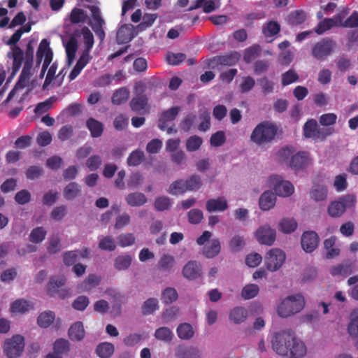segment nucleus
Here are the masks:
<instances>
[{
  "label": "nucleus",
  "mask_w": 358,
  "mask_h": 358,
  "mask_svg": "<svg viewBox=\"0 0 358 358\" xmlns=\"http://www.w3.org/2000/svg\"><path fill=\"white\" fill-rule=\"evenodd\" d=\"M53 58V52L50 47V42L47 39H43L38 46L37 52H36V66L34 67L33 66L32 62H29V67H30V74L27 76L29 80L31 79H35L36 80V78H38L36 75V69L38 67L39 64L43 60V64L42 66L41 73L38 76L39 79L41 80L45 74V72L49 65L51 64Z\"/></svg>",
  "instance_id": "nucleus-3"
},
{
  "label": "nucleus",
  "mask_w": 358,
  "mask_h": 358,
  "mask_svg": "<svg viewBox=\"0 0 358 358\" xmlns=\"http://www.w3.org/2000/svg\"><path fill=\"white\" fill-rule=\"evenodd\" d=\"M101 279V277L97 275L90 274L76 285L77 291L80 293L90 292L99 285Z\"/></svg>",
  "instance_id": "nucleus-25"
},
{
  "label": "nucleus",
  "mask_w": 358,
  "mask_h": 358,
  "mask_svg": "<svg viewBox=\"0 0 358 358\" xmlns=\"http://www.w3.org/2000/svg\"><path fill=\"white\" fill-rule=\"evenodd\" d=\"M159 308V300L156 298H148L141 307L143 315H149L153 314Z\"/></svg>",
  "instance_id": "nucleus-42"
},
{
  "label": "nucleus",
  "mask_w": 358,
  "mask_h": 358,
  "mask_svg": "<svg viewBox=\"0 0 358 358\" xmlns=\"http://www.w3.org/2000/svg\"><path fill=\"white\" fill-rule=\"evenodd\" d=\"M203 144V139L199 136H189L185 141V148L187 152H196L200 149Z\"/></svg>",
  "instance_id": "nucleus-51"
},
{
  "label": "nucleus",
  "mask_w": 358,
  "mask_h": 358,
  "mask_svg": "<svg viewBox=\"0 0 358 358\" xmlns=\"http://www.w3.org/2000/svg\"><path fill=\"white\" fill-rule=\"evenodd\" d=\"M337 237L331 236L324 241V248L326 251V257L333 259L339 256L341 250L336 246Z\"/></svg>",
  "instance_id": "nucleus-30"
},
{
  "label": "nucleus",
  "mask_w": 358,
  "mask_h": 358,
  "mask_svg": "<svg viewBox=\"0 0 358 358\" xmlns=\"http://www.w3.org/2000/svg\"><path fill=\"white\" fill-rule=\"evenodd\" d=\"M66 278L64 276L52 277L47 285V291L51 296L57 294L60 298L64 299L68 296L67 292L64 289L59 290V288L65 285Z\"/></svg>",
  "instance_id": "nucleus-17"
},
{
  "label": "nucleus",
  "mask_w": 358,
  "mask_h": 358,
  "mask_svg": "<svg viewBox=\"0 0 358 358\" xmlns=\"http://www.w3.org/2000/svg\"><path fill=\"white\" fill-rule=\"evenodd\" d=\"M307 355L308 348L306 343L296 336L284 358H304Z\"/></svg>",
  "instance_id": "nucleus-16"
},
{
  "label": "nucleus",
  "mask_w": 358,
  "mask_h": 358,
  "mask_svg": "<svg viewBox=\"0 0 358 358\" xmlns=\"http://www.w3.org/2000/svg\"><path fill=\"white\" fill-rule=\"evenodd\" d=\"M167 192L174 196H180L187 192L185 180L179 179L173 182L169 187Z\"/></svg>",
  "instance_id": "nucleus-50"
},
{
  "label": "nucleus",
  "mask_w": 358,
  "mask_h": 358,
  "mask_svg": "<svg viewBox=\"0 0 358 358\" xmlns=\"http://www.w3.org/2000/svg\"><path fill=\"white\" fill-rule=\"evenodd\" d=\"M356 202L357 196L355 194H345L329 203L327 208V213L331 217H340L344 214L346 209L355 207Z\"/></svg>",
  "instance_id": "nucleus-8"
},
{
  "label": "nucleus",
  "mask_w": 358,
  "mask_h": 358,
  "mask_svg": "<svg viewBox=\"0 0 358 358\" xmlns=\"http://www.w3.org/2000/svg\"><path fill=\"white\" fill-rule=\"evenodd\" d=\"M277 233L275 229L270 224H264L260 225L255 231L254 237L261 245L271 246L276 240Z\"/></svg>",
  "instance_id": "nucleus-12"
},
{
  "label": "nucleus",
  "mask_w": 358,
  "mask_h": 358,
  "mask_svg": "<svg viewBox=\"0 0 358 358\" xmlns=\"http://www.w3.org/2000/svg\"><path fill=\"white\" fill-rule=\"evenodd\" d=\"M34 303L32 301L18 299L14 301L10 307V310L13 314L22 315L34 310Z\"/></svg>",
  "instance_id": "nucleus-23"
},
{
  "label": "nucleus",
  "mask_w": 358,
  "mask_h": 358,
  "mask_svg": "<svg viewBox=\"0 0 358 358\" xmlns=\"http://www.w3.org/2000/svg\"><path fill=\"white\" fill-rule=\"evenodd\" d=\"M55 320V314L50 310L42 312L37 318L38 324L42 328L48 327Z\"/></svg>",
  "instance_id": "nucleus-49"
},
{
  "label": "nucleus",
  "mask_w": 358,
  "mask_h": 358,
  "mask_svg": "<svg viewBox=\"0 0 358 358\" xmlns=\"http://www.w3.org/2000/svg\"><path fill=\"white\" fill-rule=\"evenodd\" d=\"M295 336V333L291 329L275 332L272 334L270 341L272 350L278 356L284 358L288 353V350Z\"/></svg>",
  "instance_id": "nucleus-6"
},
{
  "label": "nucleus",
  "mask_w": 358,
  "mask_h": 358,
  "mask_svg": "<svg viewBox=\"0 0 358 358\" xmlns=\"http://www.w3.org/2000/svg\"><path fill=\"white\" fill-rule=\"evenodd\" d=\"M188 221L192 224H199L203 219L202 210L198 208L190 210L187 213Z\"/></svg>",
  "instance_id": "nucleus-61"
},
{
  "label": "nucleus",
  "mask_w": 358,
  "mask_h": 358,
  "mask_svg": "<svg viewBox=\"0 0 358 358\" xmlns=\"http://www.w3.org/2000/svg\"><path fill=\"white\" fill-rule=\"evenodd\" d=\"M248 317V311L243 306H236L231 308L229 313V321L235 324H241L245 322Z\"/></svg>",
  "instance_id": "nucleus-26"
},
{
  "label": "nucleus",
  "mask_w": 358,
  "mask_h": 358,
  "mask_svg": "<svg viewBox=\"0 0 358 358\" xmlns=\"http://www.w3.org/2000/svg\"><path fill=\"white\" fill-rule=\"evenodd\" d=\"M178 299V293L174 288L165 289L162 294V299L165 303H171Z\"/></svg>",
  "instance_id": "nucleus-62"
},
{
  "label": "nucleus",
  "mask_w": 358,
  "mask_h": 358,
  "mask_svg": "<svg viewBox=\"0 0 358 358\" xmlns=\"http://www.w3.org/2000/svg\"><path fill=\"white\" fill-rule=\"evenodd\" d=\"M90 59L91 57H88L87 54L81 55L76 66L69 76L70 80H73L77 78L83 68L89 63Z\"/></svg>",
  "instance_id": "nucleus-40"
},
{
  "label": "nucleus",
  "mask_w": 358,
  "mask_h": 358,
  "mask_svg": "<svg viewBox=\"0 0 358 358\" xmlns=\"http://www.w3.org/2000/svg\"><path fill=\"white\" fill-rule=\"evenodd\" d=\"M46 234L47 232L43 227H36L31 231L29 241L34 243H39L45 239Z\"/></svg>",
  "instance_id": "nucleus-55"
},
{
  "label": "nucleus",
  "mask_w": 358,
  "mask_h": 358,
  "mask_svg": "<svg viewBox=\"0 0 358 358\" xmlns=\"http://www.w3.org/2000/svg\"><path fill=\"white\" fill-rule=\"evenodd\" d=\"M278 131L277 125L271 122L264 121L258 124L250 134V141L257 145L271 143Z\"/></svg>",
  "instance_id": "nucleus-4"
},
{
  "label": "nucleus",
  "mask_w": 358,
  "mask_h": 358,
  "mask_svg": "<svg viewBox=\"0 0 358 358\" xmlns=\"http://www.w3.org/2000/svg\"><path fill=\"white\" fill-rule=\"evenodd\" d=\"M319 236L315 231H306L301 236V247L306 252H312L318 246Z\"/></svg>",
  "instance_id": "nucleus-20"
},
{
  "label": "nucleus",
  "mask_w": 358,
  "mask_h": 358,
  "mask_svg": "<svg viewBox=\"0 0 358 358\" xmlns=\"http://www.w3.org/2000/svg\"><path fill=\"white\" fill-rule=\"evenodd\" d=\"M132 257L129 255H122L117 256L114 261V268L118 271H124L129 268L131 264Z\"/></svg>",
  "instance_id": "nucleus-48"
},
{
  "label": "nucleus",
  "mask_w": 358,
  "mask_h": 358,
  "mask_svg": "<svg viewBox=\"0 0 358 358\" xmlns=\"http://www.w3.org/2000/svg\"><path fill=\"white\" fill-rule=\"evenodd\" d=\"M115 351L114 345L108 342H103L97 345L96 352L101 358L110 357Z\"/></svg>",
  "instance_id": "nucleus-44"
},
{
  "label": "nucleus",
  "mask_w": 358,
  "mask_h": 358,
  "mask_svg": "<svg viewBox=\"0 0 358 358\" xmlns=\"http://www.w3.org/2000/svg\"><path fill=\"white\" fill-rule=\"evenodd\" d=\"M266 185L271 189L277 196L286 198L294 193V186L289 180L280 175H272L267 178Z\"/></svg>",
  "instance_id": "nucleus-7"
},
{
  "label": "nucleus",
  "mask_w": 358,
  "mask_h": 358,
  "mask_svg": "<svg viewBox=\"0 0 358 358\" xmlns=\"http://www.w3.org/2000/svg\"><path fill=\"white\" fill-rule=\"evenodd\" d=\"M294 148L285 146L280 148L275 154V159L281 165L289 167L294 154Z\"/></svg>",
  "instance_id": "nucleus-22"
},
{
  "label": "nucleus",
  "mask_w": 358,
  "mask_h": 358,
  "mask_svg": "<svg viewBox=\"0 0 358 358\" xmlns=\"http://www.w3.org/2000/svg\"><path fill=\"white\" fill-rule=\"evenodd\" d=\"M86 124L92 137L97 138L102 134L103 131V125L99 121L94 118H90L87 120Z\"/></svg>",
  "instance_id": "nucleus-46"
},
{
  "label": "nucleus",
  "mask_w": 358,
  "mask_h": 358,
  "mask_svg": "<svg viewBox=\"0 0 358 358\" xmlns=\"http://www.w3.org/2000/svg\"><path fill=\"white\" fill-rule=\"evenodd\" d=\"M25 346L24 338L20 334H15L6 338L2 343L3 354L8 358H18L23 354Z\"/></svg>",
  "instance_id": "nucleus-9"
},
{
  "label": "nucleus",
  "mask_w": 358,
  "mask_h": 358,
  "mask_svg": "<svg viewBox=\"0 0 358 358\" xmlns=\"http://www.w3.org/2000/svg\"><path fill=\"white\" fill-rule=\"evenodd\" d=\"M80 187L76 182H70L64 189V196L67 200H72L80 193Z\"/></svg>",
  "instance_id": "nucleus-53"
},
{
  "label": "nucleus",
  "mask_w": 358,
  "mask_h": 358,
  "mask_svg": "<svg viewBox=\"0 0 358 358\" xmlns=\"http://www.w3.org/2000/svg\"><path fill=\"white\" fill-rule=\"evenodd\" d=\"M347 331L351 337L358 338V308L354 309L350 314Z\"/></svg>",
  "instance_id": "nucleus-39"
},
{
  "label": "nucleus",
  "mask_w": 358,
  "mask_h": 358,
  "mask_svg": "<svg viewBox=\"0 0 358 358\" xmlns=\"http://www.w3.org/2000/svg\"><path fill=\"white\" fill-rule=\"evenodd\" d=\"M134 36V27L131 24L122 26L117 33L118 43H126L131 41Z\"/></svg>",
  "instance_id": "nucleus-38"
},
{
  "label": "nucleus",
  "mask_w": 358,
  "mask_h": 358,
  "mask_svg": "<svg viewBox=\"0 0 358 358\" xmlns=\"http://www.w3.org/2000/svg\"><path fill=\"white\" fill-rule=\"evenodd\" d=\"M297 227L298 223L293 217H283L278 223V231L284 234H290L294 232Z\"/></svg>",
  "instance_id": "nucleus-32"
},
{
  "label": "nucleus",
  "mask_w": 358,
  "mask_h": 358,
  "mask_svg": "<svg viewBox=\"0 0 358 358\" xmlns=\"http://www.w3.org/2000/svg\"><path fill=\"white\" fill-rule=\"evenodd\" d=\"M341 22L342 17L340 15H338L334 18H326L319 23L317 27L315 29V31L318 34H322L333 27L341 24Z\"/></svg>",
  "instance_id": "nucleus-36"
},
{
  "label": "nucleus",
  "mask_w": 358,
  "mask_h": 358,
  "mask_svg": "<svg viewBox=\"0 0 358 358\" xmlns=\"http://www.w3.org/2000/svg\"><path fill=\"white\" fill-rule=\"evenodd\" d=\"M176 358H200L201 354L198 348L179 345L176 349Z\"/></svg>",
  "instance_id": "nucleus-35"
},
{
  "label": "nucleus",
  "mask_w": 358,
  "mask_h": 358,
  "mask_svg": "<svg viewBox=\"0 0 358 358\" xmlns=\"http://www.w3.org/2000/svg\"><path fill=\"white\" fill-rule=\"evenodd\" d=\"M129 96V92L125 87H121L116 90L112 96V102L114 104L120 105L126 101Z\"/></svg>",
  "instance_id": "nucleus-54"
},
{
  "label": "nucleus",
  "mask_w": 358,
  "mask_h": 358,
  "mask_svg": "<svg viewBox=\"0 0 358 358\" xmlns=\"http://www.w3.org/2000/svg\"><path fill=\"white\" fill-rule=\"evenodd\" d=\"M69 341L66 339L59 338L55 341L53 344V352L62 355L69 350Z\"/></svg>",
  "instance_id": "nucleus-57"
},
{
  "label": "nucleus",
  "mask_w": 358,
  "mask_h": 358,
  "mask_svg": "<svg viewBox=\"0 0 358 358\" xmlns=\"http://www.w3.org/2000/svg\"><path fill=\"white\" fill-rule=\"evenodd\" d=\"M7 57L12 60L13 73L15 74L22 65L23 52L19 47L13 45L7 53Z\"/></svg>",
  "instance_id": "nucleus-28"
},
{
  "label": "nucleus",
  "mask_w": 358,
  "mask_h": 358,
  "mask_svg": "<svg viewBox=\"0 0 358 358\" xmlns=\"http://www.w3.org/2000/svg\"><path fill=\"white\" fill-rule=\"evenodd\" d=\"M220 241L217 238H213L203 246L202 252L206 257L213 258L220 253Z\"/></svg>",
  "instance_id": "nucleus-33"
},
{
  "label": "nucleus",
  "mask_w": 358,
  "mask_h": 358,
  "mask_svg": "<svg viewBox=\"0 0 358 358\" xmlns=\"http://www.w3.org/2000/svg\"><path fill=\"white\" fill-rule=\"evenodd\" d=\"M306 306V299L301 293L291 294L282 298L276 307L279 317L288 318L301 312Z\"/></svg>",
  "instance_id": "nucleus-2"
},
{
  "label": "nucleus",
  "mask_w": 358,
  "mask_h": 358,
  "mask_svg": "<svg viewBox=\"0 0 358 358\" xmlns=\"http://www.w3.org/2000/svg\"><path fill=\"white\" fill-rule=\"evenodd\" d=\"M85 329L82 322H74L69 329V336L72 341H80L85 337Z\"/></svg>",
  "instance_id": "nucleus-37"
},
{
  "label": "nucleus",
  "mask_w": 358,
  "mask_h": 358,
  "mask_svg": "<svg viewBox=\"0 0 358 358\" xmlns=\"http://www.w3.org/2000/svg\"><path fill=\"white\" fill-rule=\"evenodd\" d=\"M125 200L131 206H141L146 203L147 198L143 193L134 192L127 195Z\"/></svg>",
  "instance_id": "nucleus-43"
},
{
  "label": "nucleus",
  "mask_w": 358,
  "mask_h": 358,
  "mask_svg": "<svg viewBox=\"0 0 358 358\" xmlns=\"http://www.w3.org/2000/svg\"><path fill=\"white\" fill-rule=\"evenodd\" d=\"M228 208V201L224 196L209 199L206 203V209L209 213L223 212Z\"/></svg>",
  "instance_id": "nucleus-24"
},
{
  "label": "nucleus",
  "mask_w": 358,
  "mask_h": 358,
  "mask_svg": "<svg viewBox=\"0 0 358 358\" xmlns=\"http://www.w3.org/2000/svg\"><path fill=\"white\" fill-rule=\"evenodd\" d=\"M117 240L120 247L125 248L133 245L135 243L136 238L132 234L126 233L120 234Z\"/></svg>",
  "instance_id": "nucleus-60"
},
{
  "label": "nucleus",
  "mask_w": 358,
  "mask_h": 358,
  "mask_svg": "<svg viewBox=\"0 0 358 358\" xmlns=\"http://www.w3.org/2000/svg\"><path fill=\"white\" fill-rule=\"evenodd\" d=\"M334 48V43L331 40H323L315 45L313 55L317 59H324L329 55Z\"/></svg>",
  "instance_id": "nucleus-18"
},
{
  "label": "nucleus",
  "mask_w": 358,
  "mask_h": 358,
  "mask_svg": "<svg viewBox=\"0 0 358 358\" xmlns=\"http://www.w3.org/2000/svg\"><path fill=\"white\" fill-rule=\"evenodd\" d=\"M180 110V107H173L164 111L161 115L159 120L158 127L159 129L162 131H166L169 134L173 132L176 133V130L173 129V128L170 126V124L178 115Z\"/></svg>",
  "instance_id": "nucleus-15"
},
{
  "label": "nucleus",
  "mask_w": 358,
  "mask_h": 358,
  "mask_svg": "<svg viewBox=\"0 0 358 358\" xmlns=\"http://www.w3.org/2000/svg\"><path fill=\"white\" fill-rule=\"evenodd\" d=\"M259 292V287L257 285L250 283L245 285L241 291V296L245 300L255 298Z\"/></svg>",
  "instance_id": "nucleus-52"
},
{
  "label": "nucleus",
  "mask_w": 358,
  "mask_h": 358,
  "mask_svg": "<svg viewBox=\"0 0 358 358\" xmlns=\"http://www.w3.org/2000/svg\"><path fill=\"white\" fill-rule=\"evenodd\" d=\"M328 196L327 186L322 183L314 184L310 190V197L316 202L324 201Z\"/></svg>",
  "instance_id": "nucleus-29"
},
{
  "label": "nucleus",
  "mask_w": 358,
  "mask_h": 358,
  "mask_svg": "<svg viewBox=\"0 0 358 358\" xmlns=\"http://www.w3.org/2000/svg\"><path fill=\"white\" fill-rule=\"evenodd\" d=\"M333 133L330 128H320L314 119L308 120L303 125V134L305 138L315 141H323L327 136Z\"/></svg>",
  "instance_id": "nucleus-11"
},
{
  "label": "nucleus",
  "mask_w": 358,
  "mask_h": 358,
  "mask_svg": "<svg viewBox=\"0 0 358 358\" xmlns=\"http://www.w3.org/2000/svg\"><path fill=\"white\" fill-rule=\"evenodd\" d=\"M201 267L195 261L188 262L182 268L183 276L189 280H195L201 275Z\"/></svg>",
  "instance_id": "nucleus-27"
},
{
  "label": "nucleus",
  "mask_w": 358,
  "mask_h": 358,
  "mask_svg": "<svg viewBox=\"0 0 358 358\" xmlns=\"http://www.w3.org/2000/svg\"><path fill=\"white\" fill-rule=\"evenodd\" d=\"M287 255L285 252L279 248L268 250L264 256V265L269 271H278L285 262Z\"/></svg>",
  "instance_id": "nucleus-10"
},
{
  "label": "nucleus",
  "mask_w": 358,
  "mask_h": 358,
  "mask_svg": "<svg viewBox=\"0 0 358 358\" xmlns=\"http://www.w3.org/2000/svg\"><path fill=\"white\" fill-rule=\"evenodd\" d=\"M175 263V257L172 255L163 253L159 259L157 265L162 270L171 271L173 268Z\"/></svg>",
  "instance_id": "nucleus-45"
},
{
  "label": "nucleus",
  "mask_w": 358,
  "mask_h": 358,
  "mask_svg": "<svg viewBox=\"0 0 358 358\" xmlns=\"http://www.w3.org/2000/svg\"><path fill=\"white\" fill-rule=\"evenodd\" d=\"M277 203V196L270 189L266 190L261 194L258 200L259 208L262 211H269L273 210Z\"/></svg>",
  "instance_id": "nucleus-19"
},
{
  "label": "nucleus",
  "mask_w": 358,
  "mask_h": 358,
  "mask_svg": "<svg viewBox=\"0 0 358 358\" xmlns=\"http://www.w3.org/2000/svg\"><path fill=\"white\" fill-rule=\"evenodd\" d=\"M73 36H71L66 40L63 39L69 66L73 63L78 49V41L76 37L80 41L83 49L82 54H87L88 57H91L90 52L94 45L93 34L87 27H83L81 29L76 30Z\"/></svg>",
  "instance_id": "nucleus-1"
},
{
  "label": "nucleus",
  "mask_w": 358,
  "mask_h": 358,
  "mask_svg": "<svg viewBox=\"0 0 358 358\" xmlns=\"http://www.w3.org/2000/svg\"><path fill=\"white\" fill-rule=\"evenodd\" d=\"M147 103V99L143 96H141L131 100V107L133 110L140 112L145 108Z\"/></svg>",
  "instance_id": "nucleus-64"
},
{
  "label": "nucleus",
  "mask_w": 358,
  "mask_h": 358,
  "mask_svg": "<svg viewBox=\"0 0 358 358\" xmlns=\"http://www.w3.org/2000/svg\"><path fill=\"white\" fill-rule=\"evenodd\" d=\"M176 334L180 339L188 341L194 336L195 330L189 323L183 322L177 327Z\"/></svg>",
  "instance_id": "nucleus-34"
},
{
  "label": "nucleus",
  "mask_w": 358,
  "mask_h": 358,
  "mask_svg": "<svg viewBox=\"0 0 358 358\" xmlns=\"http://www.w3.org/2000/svg\"><path fill=\"white\" fill-rule=\"evenodd\" d=\"M157 18V15L155 13H144L141 9H137L131 15V21L134 23L140 22L136 28L139 31H143L147 28L151 27Z\"/></svg>",
  "instance_id": "nucleus-14"
},
{
  "label": "nucleus",
  "mask_w": 358,
  "mask_h": 358,
  "mask_svg": "<svg viewBox=\"0 0 358 358\" xmlns=\"http://www.w3.org/2000/svg\"><path fill=\"white\" fill-rule=\"evenodd\" d=\"M99 248L103 250L113 251L115 249L116 245L110 236H104L100 238Z\"/></svg>",
  "instance_id": "nucleus-63"
},
{
  "label": "nucleus",
  "mask_w": 358,
  "mask_h": 358,
  "mask_svg": "<svg viewBox=\"0 0 358 358\" xmlns=\"http://www.w3.org/2000/svg\"><path fill=\"white\" fill-rule=\"evenodd\" d=\"M29 62H25L22 73L20 74L18 82L16 83L14 89L10 92L6 101L9 102L14 97L17 101H21L22 96L27 94L35 85L36 80L31 79L29 80L27 76L30 74Z\"/></svg>",
  "instance_id": "nucleus-5"
},
{
  "label": "nucleus",
  "mask_w": 358,
  "mask_h": 358,
  "mask_svg": "<svg viewBox=\"0 0 358 358\" xmlns=\"http://www.w3.org/2000/svg\"><path fill=\"white\" fill-rule=\"evenodd\" d=\"M185 184L187 192H196L203 185L201 177L196 174H194L185 180Z\"/></svg>",
  "instance_id": "nucleus-47"
},
{
  "label": "nucleus",
  "mask_w": 358,
  "mask_h": 358,
  "mask_svg": "<svg viewBox=\"0 0 358 358\" xmlns=\"http://www.w3.org/2000/svg\"><path fill=\"white\" fill-rule=\"evenodd\" d=\"M154 336L157 341L169 343L173 340L174 334L170 328L161 327L155 331Z\"/></svg>",
  "instance_id": "nucleus-41"
},
{
  "label": "nucleus",
  "mask_w": 358,
  "mask_h": 358,
  "mask_svg": "<svg viewBox=\"0 0 358 358\" xmlns=\"http://www.w3.org/2000/svg\"><path fill=\"white\" fill-rule=\"evenodd\" d=\"M329 273L333 276H345L350 273V266L345 264L334 265L329 268Z\"/></svg>",
  "instance_id": "nucleus-58"
},
{
  "label": "nucleus",
  "mask_w": 358,
  "mask_h": 358,
  "mask_svg": "<svg viewBox=\"0 0 358 358\" xmlns=\"http://www.w3.org/2000/svg\"><path fill=\"white\" fill-rule=\"evenodd\" d=\"M307 17L306 13L303 10H295L288 16V21L292 25H298L303 23Z\"/></svg>",
  "instance_id": "nucleus-56"
},
{
  "label": "nucleus",
  "mask_w": 358,
  "mask_h": 358,
  "mask_svg": "<svg viewBox=\"0 0 358 358\" xmlns=\"http://www.w3.org/2000/svg\"><path fill=\"white\" fill-rule=\"evenodd\" d=\"M313 164V159L310 154L306 151H299L294 154L292 162L289 168L296 173L305 171Z\"/></svg>",
  "instance_id": "nucleus-13"
},
{
  "label": "nucleus",
  "mask_w": 358,
  "mask_h": 358,
  "mask_svg": "<svg viewBox=\"0 0 358 358\" xmlns=\"http://www.w3.org/2000/svg\"><path fill=\"white\" fill-rule=\"evenodd\" d=\"M220 6V0H196L189 8V10L203 7L205 13H210Z\"/></svg>",
  "instance_id": "nucleus-31"
},
{
  "label": "nucleus",
  "mask_w": 358,
  "mask_h": 358,
  "mask_svg": "<svg viewBox=\"0 0 358 358\" xmlns=\"http://www.w3.org/2000/svg\"><path fill=\"white\" fill-rule=\"evenodd\" d=\"M90 10L92 13V19L90 21V24L100 40L103 41L105 37V33L102 29L103 20L100 16L99 10L96 6H92Z\"/></svg>",
  "instance_id": "nucleus-21"
},
{
  "label": "nucleus",
  "mask_w": 358,
  "mask_h": 358,
  "mask_svg": "<svg viewBox=\"0 0 358 358\" xmlns=\"http://www.w3.org/2000/svg\"><path fill=\"white\" fill-rule=\"evenodd\" d=\"M144 158V153L143 151L136 150L133 151L127 158V164L129 166H135L141 163Z\"/></svg>",
  "instance_id": "nucleus-59"
}]
</instances>
